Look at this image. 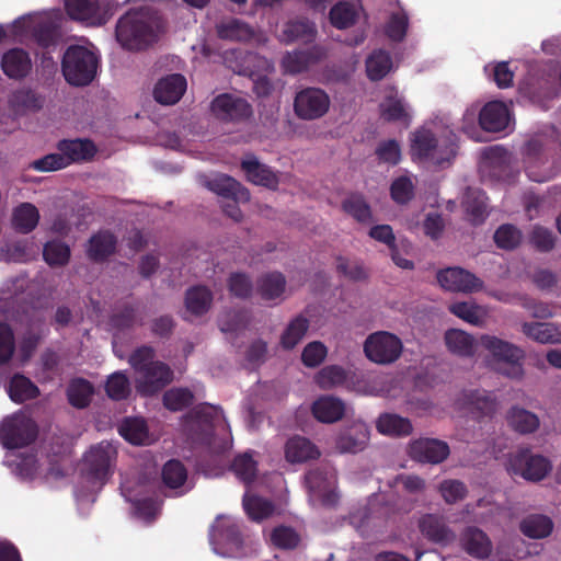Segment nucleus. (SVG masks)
<instances>
[{
    "label": "nucleus",
    "instance_id": "1",
    "mask_svg": "<svg viewBox=\"0 0 561 561\" xmlns=\"http://www.w3.org/2000/svg\"><path fill=\"white\" fill-rule=\"evenodd\" d=\"M160 18L156 9L140 7L129 9L115 26V38L128 51H141L157 43Z\"/></svg>",
    "mask_w": 561,
    "mask_h": 561
},
{
    "label": "nucleus",
    "instance_id": "2",
    "mask_svg": "<svg viewBox=\"0 0 561 561\" xmlns=\"http://www.w3.org/2000/svg\"><path fill=\"white\" fill-rule=\"evenodd\" d=\"M411 150L419 159L443 167L455 158L457 144L451 133L444 139H436L431 130L421 129L414 134Z\"/></svg>",
    "mask_w": 561,
    "mask_h": 561
},
{
    "label": "nucleus",
    "instance_id": "3",
    "mask_svg": "<svg viewBox=\"0 0 561 561\" xmlns=\"http://www.w3.org/2000/svg\"><path fill=\"white\" fill-rule=\"evenodd\" d=\"M96 69L98 58L88 48L72 45L65 51L61 70L69 84L76 87L88 85L94 79Z\"/></svg>",
    "mask_w": 561,
    "mask_h": 561
},
{
    "label": "nucleus",
    "instance_id": "4",
    "mask_svg": "<svg viewBox=\"0 0 561 561\" xmlns=\"http://www.w3.org/2000/svg\"><path fill=\"white\" fill-rule=\"evenodd\" d=\"M480 345L490 353L496 364H504L506 367L496 370L512 379H519L524 375L523 360L525 352L517 345L499 339L493 335H481Z\"/></svg>",
    "mask_w": 561,
    "mask_h": 561
},
{
    "label": "nucleus",
    "instance_id": "5",
    "mask_svg": "<svg viewBox=\"0 0 561 561\" xmlns=\"http://www.w3.org/2000/svg\"><path fill=\"white\" fill-rule=\"evenodd\" d=\"M116 448L106 440L91 446L83 458L82 473L92 483L104 485L114 473Z\"/></svg>",
    "mask_w": 561,
    "mask_h": 561
},
{
    "label": "nucleus",
    "instance_id": "6",
    "mask_svg": "<svg viewBox=\"0 0 561 561\" xmlns=\"http://www.w3.org/2000/svg\"><path fill=\"white\" fill-rule=\"evenodd\" d=\"M38 434L36 423L24 414H13L0 424V442L7 449H16L31 445Z\"/></svg>",
    "mask_w": 561,
    "mask_h": 561
},
{
    "label": "nucleus",
    "instance_id": "7",
    "mask_svg": "<svg viewBox=\"0 0 561 561\" xmlns=\"http://www.w3.org/2000/svg\"><path fill=\"white\" fill-rule=\"evenodd\" d=\"M402 350L401 340L396 334L387 331L369 334L364 343L366 357L379 365L394 363L401 356Z\"/></svg>",
    "mask_w": 561,
    "mask_h": 561
},
{
    "label": "nucleus",
    "instance_id": "8",
    "mask_svg": "<svg viewBox=\"0 0 561 561\" xmlns=\"http://www.w3.org/2000/svg\"><path fill=\"white\" fill-rule=\"evenodd\" d=\"M552 466L548 458L522 450L508 460L507 470L513 476H520L527 481H541L551 471Z\"/></svg>",
    "mask_w": 561,
    "mask_h": 561
},
{
    "label": "nucleus",
    "instance_id": "9",
    "mask_svg": "<svg viewBox=\"0 0 561 561\" xmlns=\"http://www.w3.org/2000/svg\"><path fill=\"white\" fill-rule=\"evenodd\" d=\"M330 103V98L324 90L309 87L296 93L294 111L299 118L313 121L328 113Z\"/></svg>",
    "mask_w": 561,
    "mask_h": 561
},
{
    "label": "nucleus",
    "instance_id": "10",
    "mask_svg": "<svg viewBox=\"0 0 561 561\" xmlns=\"http://www.w3.org/2000/svg\"><path fill=\"white\" fill-rule=\"evenodd\" d=\"M65 8L70 19L89 26H102L112 15L110 4H100L99 0H65Z\"/></svg>",
    "mask_w": 561,
    "mask_h": 561
},
{
    "label": "nucleus",
    "instance_id": "11",
    "mask_svg": "<svg viewBox=\"0 0 561 561\" xmlns=\"http://www.w3.org/2000/svg\"><path fill=\"white\" fill-rule=\"evenodd\" d=\"M137 374L136 390L142 397L157 394L173 379V371L162 362L151 363Z\"/></svg>",
    "mask_w": 561,
    "mask_h": 561
},
{
    "label": "nucleus",
    "instance_id": "12",
    "mask_svg": "<svg viewBox=\"0 0 561 561\" xmlns=\"http://www.w3.org/2000/svg\"><path fill=\"white\" fill-rule=\"evenodd\" d=\"M369 434V428L364 422H347L336 434L335 448L341 454H357L366 448Z\"/></svg>",
    "mask_w": 561,
    "mask_h": 561
},
{
    "label": "nucleus",
    "instance_id": "13",
    "mask_svg": "<svg viewBox=\"0 0 561 561\" xmlns=\"http://www.w3.org/2000/svg\"><path fill=\"white\" fill-rule=\"evenodd\" d=\"M210 108L222 122H242L252 115V106L245 99L229 93L216 96Z\"/></svg>",
    "mask_w": 561,
    "mask_h": 561
},
{
    "label": "nucleus",
    "instance_id": "14",
    "mask_svg": "<svg viewBox=\"0 0 561 561\" xmlns=\"http://www.w3.org/2000/svg\"><path fill=\"white\" fill-rule=\"evenodd\" d=\"M439 285L449 291L473 293L483 287V282L461 267H448L437 273Z\"/></svg>",
    "mask_w": 561,
    "mask_h": 561
},
{
    "label": "nucleus",
    "instance_id": "15",
    "mask_svg": "<svg viewBox=\"0 0 561 561\" xmlns=\"http://www.w3.org/2000/svg\"><path fill=\"white\" fill-rule=\"evenodd\" d=\"M449 454L448 444L437 438H419L410 444V456L419 462L437 465L445 461Z\"/></svg>",
    "mask_w": 561,
    "mask_h": 561
},
{
    "label": "nucleus",
    "instance_id": "16",
    "mask_svg": "<svg viewBox=\"0 0 561 561\" xmlns=\"http://www.w3.org/2000/svg\"><path fill=\"white\" fill-rule=\"evenodd\" d=\"M1 70L12 80H23L30 76L33 62L30 54L20 47L10 48L1 56Z\"/></svg>",
    "mask_w": 561,
    "mask_h": 561
},
{
    "label": "nucleus",
    "instance_id": "17",
    "mask_svg": "<svg viewBox=\"0 0 561 561\" xmlns=\"http://www.w3.org/2000/svg\"><path fill=\"white\" fill-rule=\"evenodd\" d=\"M461 405L476 420L491 417L497 410L495 397L485 390H470L462 393Z\"/></svg>",
    "mask_w": 561,
    "mask_h": 561
},
{
    "label": "nucleus",
    "instance_id": "18",
    "mask_svg": "<svg viewBox=\"0 0 561 561\" xmlns=\"http://www.w3.org/2000/svg\"><path fill=\"white\" fill-rule=\"evenodd\" d=\"M241 169L248 181L268 190H276L279 184V172L267 164L261 163L255 156L250 154L241 161Z\"/></svg>",
    "mask_w": 561,
    "mask_h": 561
},
{
    "label": "nucleus",
    "instance_id": "19",
    "mask_svg": "<svg viewBox=\"0 0 561 561\" xmlns=\"http://www.w3.org/2000/svg\"><path fill=\"white\" fill-rule=\"evenodd\" d=\"M325 55V49L318 45L305 49H297L286 54L283 58V67L285 72L298 75L308 70L310 66L318 64Z\"/></svg>",
    "mask_w": 561,
    "mask_h": 561
},
{
    "label": "nucleus",
    "instance_id": "20",
    "mask_svg": "<svg viewBox=\"0 0 561 561\" xmlns=\"http://www.w3.org/2000/svg\"><path fill=\"white\" fill-rule=\"evenodd\" d=\"M187 83L183 75L173 73L160 79L154 87V100L163 105H172L180 101Z\"/></svg>",
    "mask_w": 561,
    "mask_h": 561
},
{
    "label": "nucleus",
    "instance_id": "21",
    "mask_svg": "<svg viewBox=\"0 0 561 561\" xmlns=\"http://www.w3.org/2000/svg\"><path fill=\"white\" fill-rule=\"evenodd\" d=\"M508 122V108L501 101L488 102L479 112V124L485 131H502L507 127Z\"/></svg>",
    "mask_w": 561,
    "mask_h": 561
},
{
    "label": "nucleus",
    "instance_id": "22",
    "mask_svg": "<svg viewBox=\"0 0 561 561\" xmlns=\"http://www.w3.org/2000/svg\"><path fill=\"white\" fill-rule=\"evenodd\" d=\"M186 417L204 431L206 443L211 445L213 430L222 421L221 409L209 403H201L194 407Z\"/></svg>",
    "mask_w": 561,
    "mask_h": 561
},
{
    "label": "nucleus",
    "instance_id": "23",
    "mask_svg": "<svg viewBox=\"0 0 561 561\" xmlns=\"http://www.w3.org/2000/svg\"><path fill=\"white\" fill-rule=\"evenodd\" d=\"M116 236L110 230H100L89 239L87 254L92 262L104 263L116 252Z\"/></svg>",
    "mask_w": 561,
    "mask_h": 561
},
{
    "label": "nucleus",
    "instance_id": "24",
    "mask_svg": "<svg viewBox=\"0 0 561 561\" xmlns=\"http://www.w3.org/2000/svg\"><path fill=\"white\" fill-rule=\"evenodd\" d=\"M321 453L319 448L307 437L293 436L285 444V458L290 463H301L318 459Z\"/></svg>",
    "mask_w": 561,
    "mask_h": 561
},
{
    "label": "nucleus",
    "instance_id": "25",
    "mask_svg": "<svg viewBox=\"0 0 561 561\" xmlns=\"http://www.w3.org/2000/svg\"><path fill=\"white\" fill-rule=\"evenodd\" d=\"M465 551L479 559L488 558L492 552V543L488 535L477 527H468L461 536Z\"/></svg>",
    "mask_w": 561,
    "mask_h": 561
},
{
    "label": "nucleus",
    "instance_id": "26",
    "mask_svg": "<svg viewBox=\"0 0 561 561\" xmlns=\"http://www.w3.org/2000/svg\"><path fill=\"white\" fill-rule=\"evenodd\" d=\"M311 412L319 422L330 424L343 417L345 405L337 398L322 396L312 403Z\"/></svg>",
    "mask_w": 561,
    "mask_h": 561
},
{
    "label": "nucleus",
    "instance_id": "27",
    "mask_svg": "<svg viewBox=\"0 0 561 561\" xmlns=\"http://www.w3.org/2000/svg\"><path fill=\"white\" fill-rule=\"evenodd\" d=\"M508 426L518 434L527 435L535 433L540 425L538 415L522 407L513 405L506 413Z\"/></svg>",
    "mask_w": 561,
    "mask_h": 561
},
{
    "label": "nucleus",
    "instance_id": "28",
    "mask_svg": "<svg viewBox=\"0 0 561 561\" xmlns=\"http://www.w3.org/2000/svg\"><path fill=\"white\" fill-rule=\"evenodd\" d=\"M58 150L68 158V165L72 162L92 160L96 153V147L89 139H64L58 144Z\"/></svg>",
    "mask_w": 561,
    "mask_h": 561
},
{
    "label": "nucleus",
    "instance_id": "29",
    "mask_svg": "<svg viewBox=\"0 0 561 561\" xmlns=\"http://www.w3.org/2000/svg\"><path fill=\"white\" fill-rule=\"evenodd\" d=\"M523 333L541 344H561V324L552 322H525Z\"/></svg>",
    "mask_w": 561,
    "mask_h": 561
},
{
    "label": "nucleus",
    "instance_id": "30",
    "mask_svg": "<svg viewBox=\"0 0 561 561\" xmlns=\"http://www.w3.org/2000/svg\"><path fill=\"white\" fill-rule=\"evenodd\" d=\"M210 539L214 543L227 545L239 549L242 545V535L238 524L230 518H218L213 526Z\"/></svg>",
    "mask_w": 561,
    "mask_h": 561
},
{
    "label": "nucleus",
    "instance_id": "31",
    "mask_svg": "<svg viewBox=\"0 0 561 561\" xmlns=\"http://www.w3.org/2000/svg\"><path fill=\"white\" fill-rule=\"evenodd\" d=\"M44 99L31 88H20L9 98V106L16 114L36 112L43 107Z\"/></svg>",
    "mask_w": 561,
    "mask_h": 561
},
{
    "label": "nucleus",
    "instance_id": "32",
    "mask_svg": "<svg viewBox=\"0 0 561 561\" xmlns=\"http://www.w3.org/2000/svg\"><path fill=\"white\" fill-rule=\"evenodd\" d=\"M207 187L217 195L229 198H240L241 201H249V191L233 178L220 174L207 182Z\"/></svg>",
    "mask_w": 561,
    "mask_h": 561
},
{
    "label": "nucleus",
    "instance_id": "33",
    "mask_svg": "<svg viewBox=\"0 0 561 561\" xmlns=\"http://www.w3.org/2000/svg\"><path fill=\"white\" fill-rule=\"evenodd\" d=\"M448 351L460 357H471L476 352V342L472 335L459 330L449 329L444 336Z\"/></svg>",
    "mask_w": 561,
    "mask_h": 561
},
{
    "label": "nucleus",
    "instance_id": "34",
    "mask_svg": "<svg viewBox=\"0 0 561 561\" xmlns=\"http://www.w3.org/2000/svg\"><path fill=\"white\" fill-rule=\"evenodd\" d=\"M108 323L113 329L124 332L136 325H142L144 320L138 314V308L126 302L113 310L110 316Z\"/></svg>",
    "mask_w": 561,
    "mask_h": 561
},
{
    "label": "nucleus",
    "instance_id": "35",
    "mask_svg": "<svg viewBox=\"0 0 561 561\" xmlns=\"http://www.w3.org/2000/svg\"><path fill=\"white\" fill-rule=\"evenodd\" d=\"M216 31L220 39L232 42H248L254 35L253 30L248 23L236 18L219 23L216 26Z\"/></svg>",
    "mask_w": 561,
    "mask_h": 561
},
{
    "label": "nucleus",
    "instance_id": "36",
    "mask_svg": "<svg viewBox=\"0 0 561 561\" xmlns=\"http://www.w3.org/2000/svg\"><path fill=\"white\" fill-rule=\"evenodd\" d=\"M39 221L38 209L31 203H22L14 208L12 215L13 228L20 233L32 232Z\"/></svg>",
    "mask_w": 561,
    "mask_h": 561
},
{
    "label": "nucleus",
    "instance_id": "37",
    "mask_svg": "<svg viewBox=\"0 0 561 561\" xmlns=\"http://www.w3.org/2000/svg\"><path fill=\"white\" fill-rule=\"evenodd\" d=\"M376 426L379 433L390 436H408L413 431L409 419L393 413L381 414Z\"/></svg>",
    "mask_w": 561,
    "mask_h": 561
},
{
    "label": "nucleus",
    "instance_id": "38",
    "mask_svg": "<svg viewBox=\"0 0 561 561\" xmlns=\"http://www.w3.org/2000/svg\"><path fill=\"white\" fill-rule=\"evenodd\" d=\"M93 393V385L84 378H75L67 387L68 402L77 409H84L89 407Z\"/></svg>",
    "mask_w": 561,
    "mask_h": 561
},
{
    "label": "nucleus",
    "instance_id": "39",
    "mask_svg": "<svg viewBox=\"0 0 561 561\" xmlns=\"http://www.w3.org/2000/svg\"><path fill=\"white\" fill-rule=\"evenodd\" d=\"M285 287V276L279 272H272L257 279L256 289L263 300H274L284 294Z\"/></svg>",
    "mask_w": 561,
    "mask_h": 561
},
{
    "label": "nucleus",
    "instance_id": "40",
    "mask_svg": "<svg viewBox=\"0 0 561 561\" xmlns=\"http://www.w3.org/2000/svg\"><path fill=\"white\" fill-rule=\"evenodd\" d=\"M420 530L424 537L433 542H445L450 538V530L442 517L427 514L420 519Z\"/></svg>",
    "mask_w": 561,
    "mask_h": 561
},
{
    "label": "nucleus",
    "instance_id": "41",
    "mask_svg": "<svg viewBox=\"0 0 561 561\" xmlns=\"http://www.w3.org/2000/svg\"><path fill=\"white\" fill-rule=\"evenodd\" d=\"M392 69V58L385 49L374 50L366 59V73L371 81L383 79Z\"/></svg>",
    "mask_w": 561,
    "mask_h": 561
},
{
    "label": "nucleus",
    "instance_id": "42",
    "mask_svg": "<svg viewBox=\"0 0 561 561\" xmlns=\"http://www.w3.org/2000/svg\"><path fill=\"white\" fill-rule=\"evenodd\" d=\"M8 393L13 402L23 403L26 400L37 398L39 389L27 377L15 374L9 382Z\"/></svg>",
    "mask_w": 561,
    "mask_h": 561
},
{
    "label": "nucleus",
    "instance_id": "43",
    "mask_svg": "<svg viewBox=\"0 0 561 561\" xmlns=\"http://www.w3.org/2000/svg\"><path fill=\"white\" fill-rule=\"evenodd\" d=\"M253 451L248 450L234 457L231 471L245 485H250L257 476V461L253 458Z\"/></svg>",
    "mask_w": 561,
    "mask_h": 561
},
{
    "label": "nucleus",
    "instance_id": "44",
    "mask_svg": "<svg viewBox=\"0 0 561 561\" xmlns=\"http://www.w3.org/2000/svg\"><path fill=\"white\" fill-rule=\"evenodd\" d=\"M317 30L312 22L307 19H297L288 21L283 30V35L287 43L302 41L305 43L312 42L316 37Z\"/></svg>",
    "mask_w": 561,
    "mask_h": 561
},
{
    "label": "nucleus",
    "instance_id": "45",
    "mask_svg": "<svg viewBox=\"0 0 561 561\" xmlns=\"http://www.w3.org/2000/svg\"><path fill=\"white\" fill-rule=\"evenodd\" d=\"M488 197L480 190H469L463 201V207L474 225L482 224L488 216Z\"/></svg>",
    "mask_w": 561,
    "mask_h": 561
},
{
    "label": "nucleus",
    "instance_id": "46",
    "mask_svg": "<svg viewBox=\"0 0 561 561\" xmlns=\"http://www.w3.org/2000/svg\"><path fill=\"white\" fill-rule=\"evenodd\" d=\"M213 301L211 291L205 286H195L187 289L185 306L187 311L195 316H202L208 311Z\"/></svg>",
    "mask_w": 561,
    "mask_h": 561
},
{
    "label": "nucleus",
    "instance_id": "47",
    "mask_svg": "<svg viewBox=\"0 0 561 561\" xmlns=\"http://www.w3.org/2000/svg\"><path fill=\"white\" fill-rule=\"evenodd\" d=\"M553 529V522L550 517L535 514L526 517L520 523L522 533L529 538H546Z\"/></svg>",
    "mask_w": 561,
    "mask_h": 561
},
{
    "label": "nucleus",
    "instance_id": "48",
    "mask_svg": "<svg viewBox=\"0 0 561 561\" xmlns=\"http://www.w3.org/2000/svg\"><path fill=\"white\" fill-rule=\"evenodd\" d=\"M242 504L249 518L254 522H261L274 512L273 503L257 495L244 494Z\"/></svg>",
    "mask_w": 561,
    "mask_h": 561
},
{
    "label": "nucleus",
    "instance_id": "49",
    "mask_svg": "<svg viewBox=\"0 0 561 561\" xmlns=\"http://www.w3.org/2000/svg\"><path fill=\"white\" fill-rule=\"evenodd\" d=\"M118 432L127 442L141 445L148 436V427L145 420L139 417H126L119 425Z\"/></svg>",
    "mask_w": 561,
    "mask_h": 561
},
{
    "label": "nucleus",
    "instance_id": "50",
    "mask_svg": "<svg viewBox=\"0 0 561 561\" xmlns=\"http://www.w3.org/2000/svg\"><path fill=\"white\" fill-rule=\"evenodd\" d=\"M329 18L334 27L344 30L355 24L357 11L352 3L340 1L331 8Z\"/></svg>",
    "mask_w": 561,
    "mask_h": 561
},
{
    "label": "nucleus",
    "instance_id": "51",
    "mask_svg": "<svg viewBox=\"0 0 561 561\" xmlns=\"http://www.w3.org/2000/svg\"><path fill=\"white\" fill-rule=\"evenodd\" d=\"M342 209L358 222H368L371 219V209L362 194L354 193L342 202Z\"/></svg>",
    "mask_w": 561,
    "mask_h": 561
},
{
    "label": "nucleus",
    "instance_id": "52",
    "mask_svg": "<svg viewBox=\"0 0 561 561\" xmlns=\"http://www.w3.org/2000/svg\"><path fill=\"white\" fill-rule=\"evenodd\" d=\"M309 328V321L304 316H298L289 322L280 336V345L285 350H293L305 336Z\"/></svg>",
    "mask_w": 561,
    "mask_h": 561
},
{
    "label": "nucleus",
    "instance_id": "53",
    "mask_svg": "<svg viewBox=\"0 0 561 561\" xmlns=\"http://www.w3.org/2000/svg\"><path fill=\"white\" fill-rule=\"evenodd\" d=\"M493 239L497 248L512 251L522 243L523 233L516 226L503 224L495 230Z\"/></svg>",
    "mask_w": 561,
    "mask_h": 561
},
{
    "label": "nucleus",
    "instance_id": "54",
    "mask_svg": "<svg viewBox=\"0 0 561 561\" xmlns=\"http://www.w3.org/2000/svg\"><path fill=\"white\" fill-rule=\"evenodd\" d=\"M381 117L387 122H404L409 123L410 115L405 108V104L402 99L396 95H389L380 104Z\"/></svg>",
    "mask_w": 561,
    "mask_h": 561
},
{
    "label": "nucleus",
    "instance_id": "55",
    "mask_svg": "<svg viewBox=\"0 0 561 561\" xmlns=\"http://www.w3.org/2000/svg\"><path fill=\"white\" fill-rule=\"evenodd\" d=\"M163 405L172 411H182L193 404L194 394L187 388H172L164 392Z\"/></svg>",
    "mask_w": 561,
    "mask_h": 561
},
{
    "label": "nucleus",
    "instance_id": "56",
    "mask_svg": "<svg viewBox=\"0 0 561 561\" xmlns=\"http://www.w3.org/2000/svg\"><path fill=\"white\" fill-rule=\"evenodd\" d=\"M43 256L50 266H64L70 259V249L62 241H48L44 245Z\"/></svg>",
    "mask_w": 561,
    "mask_h": 561
},
{
    "label": "nucleus",
    "instance_id": "57",
    "mask_svg": "<svg viewBox=\"0 0 561 561\" xmlns=\"http://www.w3.org/2000/svg\"><path fill=\"white\" fill-rule=\"evenodd\" d=\"M187 479V471L184 465L176 459L169 460L162 468V480L171 489H178Z\"/></svg>",
    "mask_w": 561,
    "mask_h": 561
},
{
    "label": "nucleus",
    "instance_id": "58",
    "mask_svg": "<svg viewBox=\"0 0 561 561\" xmlns=\"http://www.w3.org/2000/svg\"><path fill=\"white\" fill-rule=\"evenodd\" d=\"M31 32L33 39L38 46L49 48L57 45L58 32L51 22H39L32 27Z\"/></svg>",
    "mask_w": 561,
    "mask_h": 561
},
{
    "label": "nucleus",
    "instance_id": "59",
    "mask_svg": "<svg viewBox=\"0 0 561 561\" xmlns=\"http://www.w3.org/2000/svg\"><path fill=\"white\" fill-rule=\"evenodd\" d=\"M409 27V16L404 11L394 12L390 15L385 27L386 35L393 42H402Z\"/></svg>",
    "mask_w": 561,
    "mask_h": 561
},
{
    "label": "nucleus",
    "instance_id": "60",
    "mask_svg": "<svg viewBox=\"0 0 561 561\" xmlns=\"http://www.w3.org/2000/svg\"><path fill=\"white\" fill-rule=\"evenodd\" d=\"M105 391L113 400L126 399L130 392L129 380L126 375L121 371L112 374L106 381Z\"/></svg>",
    "mask_w": 561,
    "mask_h": 561
},
{
    "label": "nucleus",
    "instance_id": "61",
    "mask_svg": "<svg viewBox=\"0 0 561 561\" xmlns=\"http://www.w3.org/2000/svg\"><path fill=\"white\" fill-rule=\"evenodd\" d=\"M439 493L448 504H455L462 501L467 494V485L457 479H447L439 483Z\"/></svg>",
    "mask_w": 561,
    "mask_h": 561
},
{
    "label": "nucleus",
    "instance_id": "62",
    "mask_svg": "<svg viewBox=\"0 0 561 561\" xmlns=\"http://www.w3.org/2000/svg\"><path fill=\"white\" fill-rule=\"evenodd\" d=\"M391 198L400 205L408 204L414 197V185L410 178L399 176L390 186Z\"/></svg>",
    "mask_w": 561,
    "mask_h": 561
},
{
    "label": "nucleus",
    "instance_id": "63",
    "mask_svg": "<svg viewBox=\"0 0 561 561\" xmlns=\"http://www.w3.org/2000/svg\"><path fill=\"white\" fill-rule=\"evenodd\" d=\"M529 242L537 251L548 253L556 245V236L548 228L535 226L530 232Z\"/></svg>",
    "mask_w": 561,
    "mask_h": 561
},
{
    "label": "nucleus",
    "instance_id": "64",
    "mask_svg": "<svg viewBox=\"0 0 561 561\" xmlns=\"http://www.w3.org/2000/svg\"><path fill=\"white\" fill-rule=\"evenodd\" d=\"M345 380V370L336 365L323 367L316 376V381L322 389L342 385Z\"/></svg>",
    "mask_w": 561,
    "mask_h": 561
}]
</instances>
